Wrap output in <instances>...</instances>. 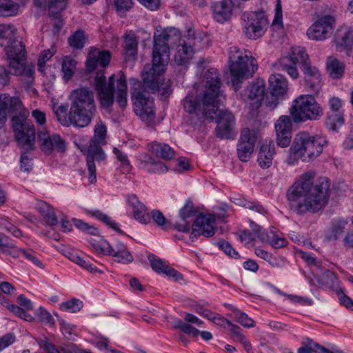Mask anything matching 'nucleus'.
Instances as JSON below:
<instances>
[{
    "mask_svg": "<svg viewBox=\"0 0 353 353\" xmlns=\"http://www.w3.org/2000/svg\"><path fill=\"white\" fill-rule=\"evenodd\" d=\"M216 244L227 255L234 259H239L240 257L238 252H236L228 242H226L224 240H220Z\"/></svg>",
    "mask_w": 353,
    "mask_h": 353,
    "instance_id": "bf43d9fd",
    "label": "nucleus"
},
{
    "mask_svg": "<svg viewBox=\"0 0 353 353\" xmlns=\"http://www.w3.org/2000/svg\"><path fill=\"white\" fill-rule=\"evenodd\" d=\"M19 5L12 0H0V16L11 17L17 14Z\"/></svg>",
    "mask_w": 353,
    "mask_h": 353,
    "instance_id": "c03bdc74",
    "label": "nucleus"
},
{
    "mask_svg": "<svg viewBox=\"0 0 353 353\" xmlns=\"http://www.w3.org/2000/svg\"><path fill=\"white\" fill-rule=\"evenodd\" d=\"M113 152L115 154L117 159L121 163L125 171L129 172L131 169V165L127 155L117 148H114Z\"/></svg>",
    "mask_w": 353,
    "mask_h": 353,
    "instance_id": "e2e57ef3",
    "label": "nucleus"
},
{
    "mask_svg": "<svg viewBox=\"0 0 353 353\" xmlns=\"http://www.w3.org/2000/svg\"><path fill=\"white\" fill-rule=\"evenodd\" d=\"M347 222L345 221H336L332 223L330 231L327 236L329 241H334L341 238L346 232Z\"/></svg>",
    "mask_w": 353,
    "mask_h": 353,
    "instance_id": "79ce46f5",
    "label": "nucleus"
},
{
    "mask_svg": "<svg viewBox=\"0 0 353 353\" xmlns=\"http://www.w3.org/2000/svg\"><path fill=\"white\" fill-rule=\"evenodd\" d=\"M38 212L43 217L45 224L54 226L58 223L57 216L54 208L46 202L41 201L37 206Z\"/></svg>",
    "mask_w": 353,
    "mask_h": 353,
    "instance_id": "2f4dec72",
    "label": "nucleus"
},
{
    "mask_svg": "<svg viewBox=\"0 0 353 353\" xmlns=\"http://www.w3.org/2000/svg\"><path fill=\"white\" fill-rule=\"evenodd\" d=\"M274 150V144L272 142L262 144L257 158V161L262 168H268L272 165L275 154Z\"/></svg>",
    "mask_w": 353,
    "mask_h": 353,
    "instance_id": "bb28decb",
    "label": "nucleus"
},
{
    "mask_svg": "<svg viewBox=\"0 0 353 353\" xmlns=\"http://www.w3.org/2000/svg\"><path fill=\"white\" fill-rule=\"evenodd\" d=\"M123 43V56L125 62L134 63L137 59L139 40L132 31L124 34Z\"/></svg>",
    "mask_w": 353,
    "mask_h": 353,
    "instance_id": "aec40b11",
    "label": "nucleus"
},
{
    "mask_svg": "<svg viewBox=\"0 0 353 353\" xmlns=\"http://www.w3.org/2000/svg\"><path fill=\"white\" fill-rule=\"evenodd\" d=\"M216 115V136L221 139H233L236 132L234 129V117L227 110L219 109V105L214 108Z\"/></svg>",
    "mask_w": 353,
    "mask_h": 353,
    "instance_id": "f8f14e48",
    "label": "nucleus"
},
{
    "mask_svg": "<svg viewBox=\"0 0 353 353\" xmlns=\"http://www.w3.org/2000/svg\"><path fill=\"white\" fill-rule=\"evenodd\" d=\"M211 10L214 19L219 23H223L230 19L232 14V0L213 2L211 5Z\"/></svg>",
    "mask_w": 353,
    "mask_h": 353,
    "instance_id": "412c9836",
    "label": "nucleus"
},
{
    "mask_svg": "<svg viewBox=\"0 0 353 353\" xmlns=\"http://www.w3.org/2000/svg\"><path fill=\"white\" fill-rule=\"evenodd\" d=\"M184 110L189 114H194L199 116L201 114L205 118L212 119L213 117H208L204 114L203 97L199 100L193 94L189 93L183 101Z\"/></svg>",
    "mask_w": 353,
    "mask_h": 353,
    "instance_id": "a878e982",
    "label": "nucleus"
},
{
    "mask_svg": "<svg viewBox=\"0 0 353 353\" xmlns=\"http://www.w3.org/2000/svg\"><path fill=\"white\" fill-rule=\"evenodd\" d=\"M345 70L343 62L334 57H330L327 60V71L332 79H338L343 77Z\"/></svg>",
    "mask_w": 353,
    "mask_h": 353,
    "instance_id": "72a5a7b5",
    "label": "nucleus"
},
{
    "mask_svg": "<svg viewBox=\"0 0 353 353\" xmlns=\"http://www.w3.org/2000/svg\"><path fill=\"white\" fill-rule=\"evenodd\" d=\"M37 317L39 321L42 323L52 325L54 324V319L52 315L43 307H39L36 312Z\"/></svg>",
    "mask_w": 353,
    "mask_h": 353,
    "instance_id": "052dcab7",
    "label": "nucleus"
},
{
    "mask_svg": "<svg viewBox=\"0 0 353 353\" xmlns=\"http://www.w3.org/2000/svg\"><path fill=\"white\" fill-rule=\"evenodd\" d=\"M256 140V137L254 131L248 128L242 130L237 145V154L241 161L247 162L249 161L254 151Z\"/></svg>",
    "mask_w": 353,
    "mask_h": 353,
    "instance_id": "dca6fc26",
    "label": "nucleus"
},
{
    "mask_svg": "<svg viewBox=\"0 0 353 353\" xmlns=\"http://www.w3.org/2000/svg\"><path fill=\"white\" fill-rule=\"evenodd\" d=\"M215 221L216 219L213 214H200L192 224L193 234H201L207 238L214 236L215 233Z\"/></svg>",
    "mask_w": 353,
    "mask_h": 353,
    "instance_id": "f3484780",
    "label": "nucleus"
},
{
    "mask_svg": "<svg viewBox=\"0 0 353 353\" xmlns=\"http://www.w3.org/2000/svg\"><path fill=\"white\" fill-rule=\"evenodd\" d=\"M134 110L141 119L151 122L154 120L155 111L154 103L149 94L138 91L132 94Z\"/></svg>",
    "mask_w": 353,
    "mask_h": 353,
    "instance_id": "ddd939ff",
    "label": "nucleus"
},
{
    "mask_svg": "<svg viewBox=\"0 0 353 353\" xmlns=\"http://www.w3.org/2000/svg\"><path fill=\"white\" fill-rule=\"evenodd\" d=\"M73 225L79 229L80 231L93 235L97 236L99 234V230L92 225L84 222L83 221L78 219L73 218L71 219Z\"/></svg>",
    "mask_w": 353,
    "mask_h": 353,
    "instance_id": "603ef678",
    "label": "nucleus"
},
{
    "mask_svg": "<svg viewBox=\"0 0 353 353\" xmlns=\"http://www.w3.org/2000/svg\"><path fill=\"white\" fill-rule=\"evenodd\" d=\"M174 327L176 328L179 329L184 333L187 334L192 335V336H196L199 334V330L196 328L192 327L188 323L183 322L181 319H178L174 323Z\"/></svg>",
    "mask_w": 353,
    "mask_h": 353,
    "instance_id": "4d7b16f0",
    "label": "nucleus"
},
{
    "mask_svg": "<svg viewBox=\"0 0 353 353\" xmlns=\"http://www.w3.org/2000/svg\"><path fill=\"white\" fill-rule=\"evenodd\" d=\"M259 239L263 243H269L275 249L283 248L287 243L285 239L279 236L272 230L268 232H263L259 236Z\"/></svg>",
    "mask_w": 353,
    "mask_h": 353,
    "instance_id": "58836bf2",
    "label": "nucleus"
},
{
    "mask_svg": "<svg viewBox=\"0 0 353 353\" xmlns=\"http://www.w3.org/2000/svg\"><path fill=\"white\" fill-rule=\"evenodd\" d=\"M52 110L57 121L63 126L66 125V108L63 105L53 103Z\"/></svg>",
    "mask_w": 353,
    "mask_h": 353,
    "instance_id": "6e6d98bb",
    "label": "nucleus"
},
{
    "mask_svg": "<svg viewBox=\"0 0 353 353\" xmlns=\"http://www.w3.org/2000/svg\"><path fill=\"white\" fill-rule=\"evenodd\" d=\"M276 141L279 146L285 148L291 142L292 122L288 116H281L275 123Z\"/></svg>",
    "mask_w": 353,
    "mask_h": 353,
    "instance_id": "a211bd4d",
    "label": "nucleus"
},
{
    "mask_svg": "<svg viewBox=\"0 0 353 353\" xmlns=\"http://www.w3.org/2000/svg\"><path fill=\"white\" fill-rule=\"evenodd\" d=\"M327 144L325 137L312 136L307 132L298 133L290 148L288 163L294 165L301 159L303 162H310L316 158Z\"/></svg>",
    "mask_w": 353,
    "mask_h": 353,
    "instance_id": "39448f33",
    "label": "nucleus"
},
{
    "mask_svg": "<svg viewBox=\"0 0 353 353\" xmlns=\"http://www.w3.org/2000/svg\"><path fill=\"white\" fill-rule=\"evenodd\" d=\"M107 127L101 119H99L94 128V134L90 139L87 148L79 145L74 141L75 145L83 152L86 154L87 167L88 170V180L90 183H95L97 181L96 166L94 161L101 162L105 159V154L102 149L107 143Z\"/></svg>",
    "mask_w": 353,
    "mask_h": 353,
    "instance_id": "0eeeda50",
    "label": "nucleus"
},
{
    "mask_svg": "<svg viewBox=\"0 0 353 353\" xmlns=\"http://www.w3.org/2000/svg\"><path fill=\"white\" fill-rule=\"evenodd\" d=\"M87 37L82 30H77L68 39L71 48L74 50H81L86 43Z\"/></svg>",
    "mask_w": 353,
    "mask_h": 353,
    "instance_id": "a19ab883",
    "label": "nucleus"
},
{
    "mask_svg": "<svg viewBox=\"0 0 353 353\" xmlns=\"http://www.w3.org/2000/svg\"><path fill=\"white\" fill-rule=\"evenodd\" d=\"M115 75L112 74L109 77L108 83L103 72H98L95 77V88L99 97L101 105L103 108H108L113 104L114 94L117 92L116 100L121 108H125L128 102V88L126 77L121 73L117 80V88H114Z\"/></svg>",
    "mask_w": 353,
    "mask_h": 353,
    "instance_id": "423d86ee",
    "label": "nucleus"
},
{
    "mask_svg": "<svg viewBox=\"0 0 353 353\" xmlns=\"http://www.w3.org/2000/svg\"><path fill=\"white\" fill-rule=\"evenodd\" d=\"M97 236V238H90L88 241L93 250L99 254H112V246L105 239L99 236V234Z\"/></svg>",
    "mask_w": 353,
    "mask_h": 353,
    "instance_id": "f704fd0d",
    "label": "nucleus"
},
{
    "mask_svg": "<svg viewBox=\"0 0 353 353\" xmlns=\"http://www.w3.org/2000/svg\"><path fill=\"white\" fill-rule=\"evenodd\" d=\"M203 85L205 88L203 94L204 114L208 117H213L215 114L214 108L221 103L222 97L221 80L217 70L210 68L206 71Z\"/></svg>",
    "mask_w": 353,
    "mask_h": 353,
    "instance_id": "1a4fd4ad",
    "label": "nucleus"
},
{
    "mask_svg": "<svg viewBox=\"0 0 353 353\" xmlns=\"http://www.w3.org/2000/svg\"><path fill=\"white\" fill-rule=\"evenodd\" d=\"M340 303L348 310L353 311V300L344 294L341 289L336 290Z\"/></svg>",
    "mask_w": 353,
    "mask_h": 353,
    "instance_id": "680f3d73",
    "label": "nucleus"
},
{
    "mask_svg": "<svg viewBox=\"0 0 353 353\" xmlns=\"http://www.w3.org/2000/svg\"><path fill=\"white\" fill-rule=\"evenodd\" d=\"M83 307V303L81 300L72 298L68 300V312L71 313H77L79 312Z\"/></svg>",
    "mask_w": 353,
    "mask_h": 353,
    "instance_id": "338daca9",
    "label": "nucleus"
},
{
    "mask_svg": "<svg viewBox=\"0 0 353 353\" xmlns=\"http://www.w3.org/2000/svg\"><path fill=\"white\" fill-rule=\"evenodd\" d=\"M68 259H70L74 263H77L81 268L85 270L92 272L95 273L99 272L97 268L94 266L92 264L90 263L88 261H85L83 258H81L78 254L74 252H68Z\"/></svg>",
    "mask_w": 353,
    "mask_h": 353,
    "instance_id": "09e8293b",
    "label": "nucleus"
},
{
    "mask_svg": "<svg viewBox=\"0 0 353 353\" xmlns=\"http://www.w3.org/2000/svg\"><path fill=\"white\" fill-rule=\"evenodd\" d=\"M38 140L42 151L50 153L56 150L63 152L65 150V141L59 134L50 135L46 128H39L37 132Z\"/></svg>",
    "mask_w": 353,
    "mask_h": 353,
    "instance_id": "2eb2a0df",
    "label": "nucleus"
},
{
    "mask_svg": "<svg viewBox=\"0 0 353 353\" xmlns=\"http://www.w3.org/2000/svg\"><path fill=\"white\" fill-rule=\"evenodd\" d=\"M233 202L239 206L254 211L260 214L266 215L268 214V210L258 201H248L243 197L238 196L233 198Z\"/></svg>",
    "mask_w": 353,
    "mask_h": 353,
    "instance_id": "e433bc0d",
    "label": "nucleus"
},
{
    "mask_svg": "<svg viewBox=\"0 0 353 353\" xmlns=\"http://www.w3.org/2000/svg\"><path fill=\"white\" fill-rule=\"evenodd\" d=\"M88 214L90 215L92 217L96 218L99 221L103 222L104 224L108 225L109 228H112L114 231L123 234V232L120 230L119 227V224L115 222L114 221L112 220V219L107 215L106 214L103 213V212L99 210H88L87 211Z\"/></svg>",
    "mask_w": 353,
    "mask_h": 353,
    "instance_id": "ea45409f",
    "label": "nucleus"
},
{
    "mask_svg": "<svg viewBox=\"0 0 353 353\" xmlns=\"http://www.w3.org/2000/svg\"><path fill=\"white\" fill-rule=\"evenodd\" d=\"M313 94H302L293 101L290 114L296 123L317 120L323 115V109Z\"/></svg>",
    "mask_w": 353,
    "mask_h": 353,
    "instance_id": "9d476101",
    "label": "nucleus"
},
{
    "mask_svg": "<svg viewBox=\"0 0 353 353\" xmlns=\"http://www.w3.org/2000/svg\"><path fill=\"white\" fill-rule=\"evenodd\" d=\"M128 203L132 209L134 218L141 223L147 224L150 220V214L146 206L139 200L135 194L128 196Z\"/></svg>",
    "mask_w": 353,
    "mask_h": 353,
    "instance_id": "5701e85b",
    "label": "nucleus"
},
{
    "mask_svg": "<svg viewBox=\"0 0 353 353\" xmlns=\"http://www.w3.org/2000/svg\"><path fill=\"white\" fill-rule=\"evenodd\" d=\"M6 55L9 60L10 66L12 65V61L21 62L26 59L25 46L21 42L14 39L11 43L4 46Z\"/></svg>",
    "mask_w": 353,
    "mask_h": 353,
    "instance_id": "393cba45",
    "label": "nucleus"
},
{
    "mask_svg": "<svg viewBox=\"0 0 353 353\" xmlns=\"http://www.w3.org/2000/svg\"><path fill=\"white\" fill-rule=\"evenodd\" d=\"M38 343L40 347L43 349L47 353H60L53 344L49 343L46 337L39 339Z\"/></svg>",
    "mask_w": 353,
    "mask_h": 353,
    "instance_id": "774afa93",
    "label": "nucleus"
},
{
    "mask_svg": "<svg viewBox=\"0 0 353 353\" xmlns=\"http://www.w3.org/2000/svg\"><path fill=\"white\" fill-rule=\"evenodd\" d=\"M302 345L309 349L312 352L315 353H342L341 352L336 351L335 352H332L327 348L321 346V345L314 343L312 339L309 338L303 339L302 341Z\"/></svg>",
    "mask_w": 353,
    "mask_h": 353,
    "instance_id": "864d4df0",
    "label": "nucleus"
},
{
    "mask_svg": "<svg viewBox=\"0 0 353 353\" xmlns=\"http://www.w3.org/2000/svg\"><path fill=\"white\" fill-rule=\"evenodd\" d=\"M150 151L156 157L169 161L175 156L174 150L167 143L153 141L149 144Z\"/></svg>",
    "mask_w": 353,
    "mask_h": 353,
    "instance_id": "c85d7f7f",
    "label": "nucleus"
},
{
    "mask_svg": "<svg viewBox=\"0 0 353 353\" xmlns=\"http://www.w3.org/2000/svg\"><path fill=\"white\" fill-rule=\"evenodd\" d=\"M314 278L320 288H327L332 290H336L339 285V279L335 274L323 267L314 272Z\"/></svg>",
    "mask_w": 353,
    "mask_h": 353,
    "instance_id": "4be33fe9",
    "label": "nucleus"
},
{
    "mask_svg": "<svg viewBox=\"0 0 353 353\" xmlns=\"http://www.w3.org/2000/svg\"><path fill=\"white\" fill-rule=\"evenodd\" d=\"M111 53L110 51L90 48L86 60L87 70L92 72L99 65L105 68L109 65Z\"/></svg>",
    "mask_w": 353,
    "mask_h": 353,
    "instance_id": "6ab92c4d",
    "label": "nucleus"
},
{
    "mask_svg": "<svg viewBox=\"0 0 353 353\" xmlns=\"http://www.w3.org/2000/svg\"><path fill=\"white\" fill-rule=\"evenodd\" d=\"M15 113L12 118V125L19 145L26 151L32 150L35 141V128L28 121L29 112L18 97L0 94V129L7 120V114Z\"/></svg>",
    "mask_w": 353,
    "mask_h": 353,
    "instance_id": "7ed1b4c3",
    "label": "nucleus"
},
{
    "mask_svg": "<svg viewBox=\"0 0 353 353\" xmlns=\"http://www.w3.org/2000/svg\"><path fill=\"white\" fill-rule=\"evenodd\" d=\"M229 60L232 84L234 90H238L242 81L252 76L256 70L257 65L249 50H243L236 46L230 48Z\"/></svg>",
    "mask_w": 353,
    "mask_h": 353,
    "instance_id": "6e6552de",
    "label": "nucleus"
},
{
    "mask_svg": "<svg viewBox=\"0 0 353 353\" xmlns=\"http://www.w3.org/2000/svg\"><path fill=\"white\" fill-rule=\"evenodd\" d=\"M314 172H305L287 192L290 208L297 214H301L307 211L316 212L323 209L328 201L330 180L321 177L314 183Z\"/></svg>",
    "mask_w": 353,
    "mask_h": 353,
    "instance_id": "f03ea898",
    "label": "nucleus"
},
{
    "mask_svg": "<svg viewBox=\"0 0 353 353\" xmlns=\"http://www.w3.org/2000/svg\"><path fill=\"white\" fill-rule=\"evenodd\" d=\"M110 256H112L114 261L119 263H128L133 261L132 255L127 249L118 254L112 253Z\"/></svg>",
    "mask_w": 353,
    "mask_h": 353,
    "instance_id": "0e129e2a",
    "label": "nucleus"
},
{
    "mask_svg": "<svg viewBox=\"0 0 353 353\" xmlns=\"http://www.w3.org/2000/svg\"><path fill=\"white\" fill-rule=\"evenodd\" d=\"M16 28L11 23L0 24V45L4 46L15 39Z\"/></svg>",
    "mask_w": 353,
    "mask_h": 353,
    "instance_id": "4c0bfd02",
    "label": "nucleus"
},
{
    "mask_svg": "<svg viewBox=\"0 0 353 353\" xmlns=\"http://www.w3.org/2000/svg\"><path fill=\"white\" fill-rule=\"evenodd\" d=\"M66 6V0H51L49 3V11L54 19L60 17L59 12L63 10Z\"/></svg>",
    "mask_w": 353,
    "mask_h": 353,
    "instance_id": "5fc2aeb1",
    "label": "nucleus"
},
{
    "mask_svg": "<svg viewBox=\"0 0 353 353\" xmlns=\"http://www.w3.org/2000/svg\"><path fill=\"white\" fill-rule=\"evenodd\" d=\"M255 254L257 256L266 261L274 268H281L284 265L285 262L282 259H278L262 249H255Z\"/></svg>",
    "mask_w": 353,
    "mask_h": 353,
    "instance_id": "49530a36",
    "label": "nucleus"
},
{
    "mask_svg": "<svg viewBox=\"0 0 353 353\" xmlns=\"http://www.w3.org/2000/svg\"><path fill=\"white\" fill-rule=\"evenodd\" d=\"M335 42L339 50L350 48L353 43V30L347 27L337 30Z\"/></svg>",
    "mask_w": 353,
    "mask_h": 353,
    "instance_id": "c756f323",
    "label": "nucleus"
},
{
    "mask_svg": "<svg viewBox=\"0 0 353 353\" xmlns=\"http://www.w3.org/2000/svg\"><path fill=\"white\" fill-rule=\"evenodd\" d=\"M284 58H288L296 64L299 63L302 66L310 61L305 50L300 46L293 47L291 54L289 56L284 57Z\"/></svg>",
    "mask_w": 353,
    "mask_h": 353,
    "instance_id": "37998d69",
    "label": "nucleus"
},
{
    "mask_svg": "<svg viewBox=\"0 0 353 353\" xmlns=\"http://www.w3.org/2000/svg\"><path fill=\"white\" fill-rule=\"evenodd\" d=\"M227 307L234 312L235 318L242 326L248 328L254 327L255 326V321L250 318L245 313L230 305H227Z\"/></svg>",
    "mask_w": 353,
    "mask_h": 353,
    "instance_id": "3c124183",
    "label": "nucleus"
},
{
    "mask_svg": "<svg viewBox=\"0 0 353 353\" xmlns=\"http://www.w3.org/2000/svg\"><path fill=\"white\" fill-rule=\"evenodd\" d=\"M143 168L148 172L161 174L168 172V167L161 161L154 159L149 155H145L141 159Z\"/></svg>",
    "mask_w": 353,
    "mask_h": 353,
    "instance_id": "7c9ffc66",
    "label": "nucleus"
},
{
    "mask_svg": "<svg viewBox=\"0 0 353 353\" xmlns=\"http://www.w3.org/2000/svg\"><path fill=\"white\" fill-rule=\"evenodd\" d=\"M154 222L162 230H167L168 221L161 212L158 210H153L150 216Z\"/></svg>",
    "mask_w": 353,
    "mask_h": 353,
    "instance_id": "13d9d810",
    "label": "nucleus"
},
{
    "mask_svg": "<svg viewBox=\"0 0 353 353\" xmlns=\"http://www.w3.org/2000/svg\"><path fill=\"white\" fill-rule=\"evenodd\" d=\"M187 35L181 37L176 28H167L155 34L152 50V63L144 66L142 78L144 85L152 92L158 91L162 98L166 99L172 92L170 80L164 81L163 74L170 61V48L177 46L174 61L178 65H185L194 54V46L199 40L192 29Z\"/></svg>",
    "mask_w": 353,
    "mask_h": 353,
    "instance_id": "f257e3e1",
    "label": "nucleus"
},
{
    "mask_svg": "<svg viewBox=\"0 0 353 353\" xmlns=\"http://www.w3.org/2000/svg\"><path fill=\"white\" fill-rule=\"evenodd\" d=\"M306 90L314 95L317 96L322 87L321 74L310 77L309 79L304 80Z\"/></svg>",
    "mask_w": 353,
    "mask_h": 353,
    "instance_id": "8fccbe9b",
    "label": "nucleus"
},
{
    "mask_svg": "<svg viewBox=\"0 0 353 353\" xmlns=\"http://www.w3.org/2000/svg\"><path fill=\"white\" fill-rule=\"evenodd\" d=\"M269 85L272 98L274 95L283 96L288 90L287 79L280 74H274L269 77Z\"/></svg>",
    "mask_w": 353,
    "mask_h": 353,
    "instance_id": "cd10ccee",
    "label": "nucleus"
},
{
    "mask_svg": "<svg viewBox=\"0 0 353 353\" xmlns=\"http://www.w3.org/2000/svg\"><path fill=\"white\" fill-rule=\"evenodd\" d=\"M302 71L304 74V80L309 79L314 75L321 74L319 70L316 67L312 66L310 61L302 66Z\"/></svg>",
    "mask_w": 353,
    "mask_h": 353,
    "instance_id": "69168bd1",
    "label": "nucleus"
},
{
    "mask_svg": "<svg viewBox=\"0 0 353 353\" xmlns=\"http://www.w3.org/2000/svg\"><path fill=\"white\" fill-rule=\"evenodd\" d=\"M296 64L288 58L282 57L279 61V69L285 71L292 78L296 79L299 77V72Z\"/></svg>",
    "mask_w": 353,
    "mask_h": 353,
    "instance_id": "de8ad7c7",
    "label": "nucleus"
},
{
    "mask_svg": "<svg viewBox=\"0 0 353 353\" xmlns=\"http://www.w3.org/2000/svg\"><path fill=\"white\" fill-rule=\"evenodd\" d=\"M10 67L14 70L17 75L24 77L28 83H32L34 80V68L32 65H27L25 63V61H22L21 62L12 61Z\"/></svg>",
    "mask_w": 353,
    "mask_h": 353,
    "instance_id": "c9c22d12",
    "label": "nucleus"
},
{
    "mask_svg": "<svg viewBox=\"0 0 353 353\" xmlns=\"http://www.w3.org/2000/svg\"><path fill=\"white\" fill-rule=\"evenodd\" d=\"M335 23L331 15L320 17L307 30V37L312 40L322 41L327 38Z\"/></svg>",
    "mask_w": 353,
    "mask_h": 353,
    "instance_id": "4468645a",
    "label": "nucleus"
},
{
    "mask_svg": "<svg viewBox=\"0 0 353 353\" xmlns=\"http://www.w3.org/2000/svg\"><path fill=\"white\" fill-rule=\"evenodd\" d=\"M148 260L150 263L152 270L158 274H165L169 276L174 278L176 281L183 279V276L181 273L174 269L170 268L164 261L157 257L155 255L152 254H149Z\"/></svg>",
    "mask_w": 353,
    "mask_h": 353,
    "instance_id": "b1692460",
    "label": "nucleus"
},
{
    "mask_svg": "<svg viewBox=\"0 0 353 353\" xmlns=\"http://www.w3.org/2000/svg\"><path fill=\"white\" fill-rule=\"evenodd\" d=\"M241 19L243 32L251 39L261 37L268 26V19L263 11L245 12Z\"/></svg>",
    "mask_w": 353,
    "mask_h": 353,
    "instance_id": "9b49d317",
    "label": "nucleus"
},
{
    "mask_svg": "<svg viewBox=\"0 0 353 353\" xmlns=\"http://www.w3.org/2000/svg\"><path fill=\"white\" fill-rule=\"evenodd\" d=\"M325 123L330 130L335 131L343 125V114L341 112H329Z\"/></svg>",
    "mask_w": 353,
    "mask_h": 353,
    "instance_id": "a18cd8bd",
    "label": "nucleus"
},
{
    "mask_svg": "<svg viewBox=\"0 0 353 353\" xmlns=\"http://www.w3.org/2000/svg\"><path fill=\"white\" fill-rule=\"evenodd\" d=\"M70 122L76 127L88 126L97 113L93 91L88 88H80L70 93Z\"/></svg>",
    "mask_w": 353,
    "mask_h": 353,
    "instance_id": "20e7f679",
    "label": "nucleus"
},
{
    "mask_svg": "<svg viewBox=\"0 0 353 353\" xmlns=\"http://www.w3.org/2000/svg\"><path fill=\"white\" fill-rule=\"evenodd\" d=\"M265 90V83L263 80H257L251 85L248 96L250 100L255 101L256 107L260 106L264 99Z\"/></svg>",
    "mask_w": 353,
    "mask_h": 353,
    "instance_id": "473e14b6",
    "label": "nucleus"
}]
</instances>
